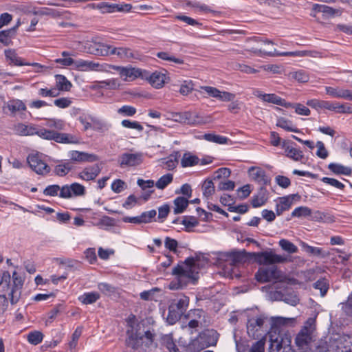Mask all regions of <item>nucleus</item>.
<instances>
[{
    "instance_id": "obj_1",
    "label": "nucleus",
    "mask_w": 352,
    "mask_h": 352,
    "mask_svg": "<svg viewBox=\"0 0 352 352\" xmlns=\"http://www.w3.org/2000/svg\"><path fill=\"white\" fill-rule=\"evenodd\" d=\"M271 327L268 331L270 349L279 352L290 347L292 337L287 327L292 326L295 322L293 318L272 317Z\"/></svg>"
},
{
    "instance_id": "obj_2",
    "label": "nucleus",
    "mask_w": 352,
    "mask_h": 352,
    "mask_svg": "<svg viewBox=\"0 0 352 352\" xmlns=\"http://www.w3.org/2000/svg\"><path fill=\"white\" fill-rule=\"evenodd\" d=\"M197 259L190 256L186 258L184 262L177 264L172 271V274L176 276V279L170 282V289H184L188 284L195 285L199 278L198 272L193 269Z\"/></svg>"
},
{
    "instance_id": "obj_3",
    "label": "nucleus",
    "mask_w": 352,
    "mask_h": 352,
    "mask_svg": "<svg viewBox=\"0 0 352 352\" xmlns=\"http://www.w3.org/2000/svg\"><path fill=\"white\" fill-rule=\"evenodd\" d=\"M219 334L212 329H207L199 333L192 339L186 346L188 352H200L209 347L217 345Z\"/></svg>"
},
{
    "instance_id": "obj_4",
    "label": "nucleus",
    "mask_w": 352,
    "mask_h": 352,
    "mask_svg": "<svg viewBox=\"0 0 352 352\" xmlns=\"http://www.w3.org/2000/svg\"><path fill=\"white\" fill-rule=\"evenodd\" d=\"M250 259L259 265H272L276 263H284L289 261L287 256H283L274 253V250L270 249L269 251L260 252H250Z\"/></svg>"
},
{
    "instance_id": "obj_5",
    "label": "nucleus",
    "mask_w": 352,
    "mask_h": 352,
    "mask_svg": "<svg viewBox=\"0 0 352 352\" xmlns=\"http://www.w3.org/2000/svg\"><path fill=\"white\" fill-rule=\"evenodd\" d=\"M172 119L175 122L190 126L201 125L209 122L208 118L200 116L195 111L172 113Z\"/></svg>"
},
{
    "instance_id": "obj_6",
    "label": "nucleus",
    "mask_w": 352,
    "mask_h": 352,
    "mask_svg": "<svg viewBox=\"0 0 352 352\" xmlns=\"http://www.w3.org/2000/svg\"><path fill=\"white\" fill-rule=\"evenodd\" d=\"M280 272L276 266L261 267L255 274V279L261 283H267L280 278Z\"/></svg>"
},
{
    "instance_id": "obj_7",
    "label": "nucleus",
    "mask_w": 352,
    "mask_h": 352,
    "mask_svg": "<svg viewBox=\"0 0 352 352\" xmlns=\"http://www.w3.org/2000/svg\"><path fill=\"white\" fill-rule=\"evenodd\" d=\"M45 133V140H54L56 142L63 144H78L79 142L76 136L69 133H58L48 129Z\"/></svg>"
},
{
    "instance_id": "obj_8",
    "label": "nucleus",
    "mask_w": 352,
    "mask_h": 352,
    "mask_svg": "<svg viewBox=\"0 0 352 352\" xmlns=\"http://www.w3.org/2000/svg\"><path fill=\"white\" fill-rule=\"evenodd\" d=\"M265 319L266 318L263 316H260L256 318H252L248 319L247 322V332L250 337L253 339H258L262 336L261 331Z\"/></svg>"
},
{
    "instance_id": "obj_9",
    "label": "nucleus",
    "mask_w": 352,
    "mask_h": 352,
    "mask_svg": "<svg viewBox=\"0 0 352 352\" xmlns=\"http://www.w3.org/2000/svg\"><path fill=\"white\" fill-rule=\"evenodd\" d=\"M30 167L38 175H46L50 172V167L44 162L38 154L29 155L27 158Z\"/></svg>"
},
{
    "instance_id": "obj_10",
    "label": "nucleus",
    "mask_w": 352,
    "mask_h": 352,
    "mask_svg": "<svg viewBox=\"0 0 352 352\" xmlns=\"http://www.w3.org/2000/svg\"><path fill=\"white\" fill-rule=\"evenodd\" d=\"M253 94L255 96L262 99L264 102L275 104L285 108L294 107L292 103L287 102L285 99L275 94H263L260 90H256Z\"/></svg>"
},
{
    "instance_id": "obj_11",
    "label": "nucleus",
    "mask_w": 352,
    "mask_h": 352,
    "mask_svg": "<svg viewBox=\"0 0 352 352\" xmlns=\"http://www.w3.org/2000/svg\"><path fill=\"white\" fill-rule=\"evenodd\" d=\"M155 334L151 331L148 330L144 332V335L135 333L134 335H131L128 341V345L131 346L132 348L136 349L139 346L140 342L143 340L144 338L147 340L146 344L147 346L151 345L154 341Z\"/></svg>"
},
{
    "instance_id": "obj_12",
    "label": "nucleus",
    "mask_w": 352,
    "mask_h": 352,
    "mask_svg": "<svg viewBox=\"0 0 352 352\" xmlns=\"http://www.w3.org/2000/svg\"><path fill=\"white\" fill-rule=\"evenodd\" d=\"M248 173L254 181L263 186L270 185L271 183V178L267 176L265 171L260 167H250L248 169Z\"/></svg>"
},
{
    "instance_id": "obj_13",
    "label": "nucleus",
    "mask_w": 352,
    "mask_h": 352,
    "mask_svg": "<svg viewBox=\"0 0 352 352\" xmlns=\"http://www.w3.org/2000/svg\"><path fill=\"white\" fill-rule=\"evenodd\" d=\"M16 131L21 135H37L40 138L45 139L47 129L42 127H36L34 125L19 124L16 126Z\"/></svg>"
},
{
    "instance_id": "obj_14",
    "label": "nucleus",
    "mask_w": 352,
    "mask_h": 352,
    "mask_svg": "<svg viewBox=\"0 0 352 352\" xmlns=\"http://www.w3.org/2000/svg\"><path fill=\"white\" fill-rule=\"evenodd\" d=\"M113 67L125 80H133L139 77L144 78L140 69L121 66H114Z\"/></svg>"
},
{
    "instance_id": "obj_15",
    "label": "nucleus",
    "mask_w": 352,
    "mask_h": 352,
    "mask_svg": "<svg viewBox=\"0 0 352 352\" xmlns=\"http://www.w3.org/2000/svg\"><path fill=\"white\" fill-rule=\"evenodd\" d=\"M70 160L76 162H94L99 160L98 155L83 151H71L69 153Z\"/></svg>"
},
{
    "instance_id": "obj_16",
    "label": "nucleus",
    "mask_w": 352,
    "mask_h": 352,
    "mask_svg": "<svg viewBox=\"0 0 352 352\" xmlns=\"http://www.w3.org/2000/svg\"><path fill=\"white\" fill-rule=\"evenodd\" d=\"M119 162L121 167L137 166L142 162V155L141 153H125L121 155Z\"/></svg>"
},
{
    "instance_id": "obj_17",
    "label": "nucleus",
    "mask_w": 352,
    "mask_h": 352,
    "mask_svg": "<svg viewBox=\"0 0 352 352\" xmlns=\"http://www.w3.org/2000/svg\"><path fill=\"white\" fill-rule=\"evenodd\" d=\"M311 12H312L311 13V15L314 16L316 15V13L318 12H322L326 16L330 17L334 16H340L342 14V10L340 9H335L326 5L318 3L313 4Z\"/></svg>"
},
{
    "instance_id": "obj_18",
    "label": "nucleus",
    "mask_w": 352,
    "mask_h": 352,
    "mask_svg": "<svg viewBox=\"0 0 352 352\" xmlns=\"http://www.w3.org/2000/svg\"><path fill=\"white\" fill-rule=\"evenodd\" d=\"M326 94L337 98H343L347 100L352 101V91L349 89H344L339 87H325Z\"/></svg>"
},
{
    "instance_id": "obj_19",
    "label": "nucleus",
    "mask_w": 352,
    "mask_h": 352,
    "mask_svg": "<svg viewBox=\"0 0 352 352\" xmlns=\"http://www.w3.org/2000/svg\"><path fill=\"white\" fill-rule=\"evenodd\" d=\"M101 168L98 164H94L85 167L80 173H78V177L85 181L94 180L98 175L100 173Z\"/></svg>"
},
{
    "instance_id": "obj_20",
    "label": "nucleus",
    "mask_w": 352,
    "mask_h": 352,
    "mask_svg": "<svg viewBox=\"0 0 352 352\" xmlns=\"http://www.w3.org/2000/svg\"><path fill=\"white\" fill-rule=\"evenodd\" d=\"M268 199V192L266 188L261 186L256 195L252 197L251 204L253 208H258L265 204Z\"/></svg>"
},
{
    "instance_id": "obj_21",
    "label": "nucleus",
    "mask_w": 352,
    "mask_h": 352,
    "mask_svg": "<svg viewBox=\"0 0 352 352\" xmlns=\"http://www.w3.org/2000/svg\"><path fill=\"white\" fill-rule=\"evenodd\" d=\"M250 252H246L245 250L242 252H229L223 254V257L226 259L231 260L234 264L243 263L247 259H250Z\"/></svg>"
},
{
    "instance_id": "obj_22",
    "label": "nucleus",
    "mask_w": 352,
    "mask_h": 352,
    "mask_svg": "<svg viewBox=\"0 0 352 352\" xmlns=\"http://www.w3.org/2000/svg\"><path fill=\"white\" fill-rule=\"evenodd\" d=\"M311 340V333L307 327H303L295 338V343L299 348L307 346Z\"/></svg>"
},
{
    "instance_id": "obj_23",
    "label": "nucleus",
    "mask_w": 352,
    "mask_h": 352,
    "mask_svg": "<svg viewBox=\"0 0 352 352\" xmlns=\"http://www.w3.org/2000/svg\"><path fill=\"white\" fill-rule=\"evenodd\" d=\"M301 246L307 253L311 256L324 258L328 257L330 254L329 252H326L320 248L311 246L305 242H302Z\"/></svg>"
},
{
    "instance_id": "obj_24",
    "label": "nucleus",
    "mask_w": 352,
    "mask_h": 352,
    "mask_svg": "<svg viewBox=\"0 0 352 352\" xmlns=\"http://www.w3.org/2000/svg\"><path fill=\"white\" fill-rule=\"evenodd\" d=\"M180 157L179 151H174L166 158L161 159L162 162L166 166L165 168L168 170L175 169L178 164V159Z\"/></svg>"
},
{
    "instance_id": "obj_25",
    "label": "nucleus",
    "mask_w": 352,
    "mask_h": 352,
    "mask_svg": "<svg viewBox=\"0 0 352 352\" xmlns=\"http://www.w3.org/2000/svg\"><path fill=\"white\" fill-rule=\"evenodd\" d=\"M5 56L10 61V64L16 66L29 65L30 64L24 62L23 59L19 57L14 50L9 49L5 50Z\"/></svg>"
},
{
    "instance_id": "obj_26",
    "label": "nucleus",
    "mask_w": 352,
    "mask_h": 352,
    "mask_svg": "<svg viewBox=\"0 0 352 352\" xmlns=\"http://www.w3.org/2000/svg\"><path fill=\"white\" fill-rule=\"evenodd\" d=\"M99 66L98 63L85 60H74V67L75 69L80 71L94 70Z\"/></svg>"
},
{
    "instance_id": "obj_27",
    "label": "nucleus",
    "mask_w": 352,
    "mask_h": 352,
    "mask_svg": "<svg viewBox=\"0 0 352 352\" xmlns=\"http://www.w3.org/2000/svg\"><path fill=\"white\" fill-rule=\"evenodd\" d=\"M199 163V158L190 152L184 153L181 160V165L183 168L193 166Z\"/></svg>"
},
{
    "instance_id": "obj_28",
    "label": "nucleus",
    "mask_w": 352,
    "mask_h": 352,
    "mask_svg": "<svg viewBox=\"0 0 352 352\" xmlns=\"http://www.w3.org/2000/svg\"><path fill=\"white\" fill-rule=\"evenodd\" d=\"M166 76L159 72L152 73L149 77L151 85L156 89H160L164 84Z\"/></svg>"
},
{
    "instance_id": "obj_29",
    "label": "nucleus",
    "mask_w": 352,
    "mask_h": 352,
    "mask_svg": "<svg viewBox=\"0 0 352 352\" xmlns=\"http://www.w3.org/2000/svg\"><path fill=\"white\" fill-rule=\"evenodd\" d=\"M56 83L57 89L59 91H68L72 87V85L70 81H69L67 78L61 74H57L55 76Z\"/></svg>"
},
{
    "instance_id": "obj_30",
    "label": "nucleus",
    "mask_w": 352,
    "mask_h": 352,
    "mask_svg": "<svg viewBox=\"0 0 352 352\" xmlns=\"http://www.w3.org/2000/svg\"><path fill=\"white\" fill-rule=\"evenodd\" d=\"M100 298L99 293L96 292H86L78 297V300L85 305L96 302Z\"/></svg>"
},
{
    "instance_id": "obj_31",
    "label": "nucleus",
    "mask_w": 352,
    "mask_h": 352,
    "mask_svg": "<svg viewBox=\"0 0 352 352\" xmlns=\"http://www.w3.org/2000/svg\"><path fill=\"white\" fill-rule=\"evenodd\" d=\"M173 203L175 205L174 213L177 214L184 212L188 206L189 201L184 197H177L174 199Z\"/></svg>"
},
{
    "instance_id": "obj_32",
    "label": "nucleus",
    "mask_w": 352,
    "mask_h": 352,
    "mask_svg": "<svg viewBox=\"0 0 352 352\" xmlns=\"http://www.w3.org/2000/svg\"><path fill=\"white\" fill-rule=\"evenodd\" d=\"M328 168L336 175H350L351 174V168L340 164L331 163L328 165Z\"/></svg>"
},
{
    "instance_id": "obj_33",
    "label": "nucleus",
    "mask_w": 352,
    "mask_h": 352,
    "mask_svg": "<svg viewBox=\"0 0 352 352\" xmlns=\"http://www.w3.org/2000/svg\"><path fill=\"white\" fill-rule=\"evenodd\" d=\"M292 199L290 197L280 198V204H276V212L277 215H280L284 211L288 210L292 205Z\"/></svg>"
},
{
    "instance_id": "obj_34",
    "label": "nucleus",
    "mask_w": 352,
    "mask_h": 352,
    "mask_svg": "<svg viewBox=\"0 0 352 352\" xmlns=\"http://www.w3.org/2000/svg\"><path fill=\"white\" fill-rule=\"evenodd\" d=\"M112 45L104 43H97L94 44V53L98 56H109L111 53Z\"/></svg>"
},
{
    "instance_id": "obj_35",
    "label": "nucleus",
    "mask_w": 352,
    "mask_h": 352,
    "mask_svg": "<svg viewBox=\"0 0 352 352\" xmlns=\"http://www.w3.org/2000/svg\"><path fill=\"white\" fill-rule=\"evenodd\" d=\"M189 304V298L186 296H182L180 298L175 300L170 305H175V309L184 314L187 309Z\"/></svg>"
},
{
    "instance_id": "obj_36",
    "label": "nucleus",
    "mask_w": 352,
    "mask_h": 352,
    "mask_svg": "<svg viewBox=\"0 0 352 352\" xmlns=\"http://www.w3.org/2000/svg\"><path fill=\"white\" fill-rule=\"evenodd\" d=\"M276 126L285 129L287 131L300 133V130L298 128L294 127L292 122L285 118H279L277 120Z\"/></svg>"
},
{
    "instance_id": "obj_37",
    "label": "nucleus",
    "mask_w": 352,
    "mask_h": 352,
    "mask_svg": "<svg viewBox=\"0 0 352 352\" xmlns=\"http://www.w3.org/2000/svg\"><path fill=\"white\" fill-rule=\"evenodd\" d=\"M7 108L10 111L12 114H15L17 111H25L26 106L20 100H13L8 103Z\"/></svg>"
},
{
    "instance_id": "obj_38",
    "label": "nucleus",
    "mask_w": 352,
    "mask_h": 352,
    "mask_svg": "<svg viewBox=\"0 0 352 352\" xmlns=\"http://www.w3.org/2000/svg\"><path fill=\"white\" fill-rule=\"evenodd\" d=\"M16 34L14 32V29H8L6 30L0 31V43L4 45L8 46L12 43L11 39L15 36Z\"/></svg>"
},
{
    "instance_id": "obj_39",
    "label": "nucleus",
    "mask_w": 352,
    "mask_h": 352,
    "mask_svg": "<svg viewBox=\"0 0 352 352\" xmlns=\"http://www.w3.org/2000/svg\"><path fill=\"white\" fill-rule=\"evenodd\" d=\"M286 156L294 161H302L304 159V155L302 151L291 146L286 148Z\"/></svg>"
},
{
    "instance_id": "obj_40",
    "label": "nucleus",
    "mask_w": 352,
    "mask_h": 352,
    "mask_svg": "<svg viewBox=\"0 0 352 352\" xmlns=\"http://www.w3.org/2000/svg\"><path fill=\"white\" fill-rule=\"evenodd\" d=\"M162 343L169 352H179V350L175 344L171 335H164L162 337Z\"/></svg>"
},
{
    "instance_id": "obj_41",
    "label": "nucleus",
    "mask_w": 352,
    "mask_h": 352,
    "mask_svg": "<svg viewBox=\"0 0 352 352\" xmlns=\"http://www.w3.org/2000/svg\"><path fill=\"white\" fill-rule=\"evenodd\" d=\"M203 195L206 197H209L214 193L215 187L211 179H206L202 184Z\"/></svg>"
},
{
    "instance_id": "obj_42",
    "label": "nucleus",
    "mask_w": 352,
    "mask_h": 352,
    "mask_svg": "<svg viewBox=\"0 0 352 352\" xmlns=\"http://www.w3.org/2000/svg\"><path fill=\"white\" fill-rule=\"evenodd\" d=\"M173 175L171 173H167L162 176L156 182L155 186L158 189L165 188L173 182Z\"/></svg>"
},
{
    "instance_id": "obj_43",
    "label": "nucleus",
    "mask_w": 352,
    "mask_h": 352,
    "mask_svg": "<svg viewBox=\"0 0 352 352\" xmlns=\"http://www.w3.org/2000/svg\"><path fill=\"white\" fill-rule=\"evenodd\" d=\"M279 245L285 252L293 254L296 253L298 250L296 245L287 239H281L279 241Z\"/></svg>"
},
{
    "instance_id": "obj_44",
    "label": "nucleus",
    "mask_w": 352,
    "mask_h": 352,
    "mask_svg": "<svg viewBox=\"0 0 352 352\" xmlns=\"http://www.w3.org/2000/svg\"><path fill=\"white\" fill-rule=\"evenodd\" d=\"M204 139L207 141L220 144H226L228 142V141L229 140V139L226 137L221 136L219 135H215L213 133H206L204 135Z\"/></svg>"
},
{
    "instance_id": "obj_45",
    "label": "nucleus",
    "mask_w": 352,
    "mask_h": 352,
    "mask_svg": "<svg viewBox=\"0 0 352 352\" xmlns=\"http://www.w3.org/2000/svg\"><path fill=\"white\" fill-rule=\"evenodd\" d=\"M310 214H311V209L307 206L298 207L292 212L293 217H308Z\"/></svg>"
},
{
    "instance_id": "obj_46",
    "label": "nucleus",
    "mask_w": 352,
    "mask_h": 352,
    "mask_svg": "<svg viewBox=\"0 0 352 352\" xmlns=\"http://www.w3.org/2000/svg\"><path fill=\"white\" fill-rule=\"evenodd\" d=\"M156 56L162 60L173 62L178 65H182L184 63L183 59L171 56L169 53L166 52H160L157 53Z\"/></svg>"
},
{
    "instance_id": "obj_47",
    "label": "nucleus",
    "mask_w": 352,
    "mask_h": 352,
    "mask_svg": "<svg viewBox=\"0 0 352 352\" xmlns=\"http://www.w3.org/2000/svg\"><path fill=\"white\" fill-rule=\"evenodd\" d=\"M283 300L292 306L299 303L300 299L296 292H287L283 294Z\"/></svg>"
},
{
    "instance_id": "obj_48",
    "label": "nucleus",
    "mask_w": 352,
    "mask_h": 352,
    "mask_svg": "<svg viewBox=\"0 0 352 352\" xmlns=\"http://www.w3.org/2000/svg\"><path fill=\"white\" fill-rule=\"evenodd\" d=\"M43 338V334L38 331H34L29 333L28 335V341L34 345H37L41 343Z\"/></svg>"
},
{
    "instance_id": "obj_49",
    "label": "nucleus",
    "mask_w": 352,
    "mask_h": 352,
    "mask_svg": "<svg viewBox=\"0 0 352 352\" xmlns=\"http://www.w3.org/2000/svg\"><path fill=\"white\" fill-rule=\"evenodd\" d=\"M182 314L175 309V305H170L167 320L171 324H175L182 316Z\"/></svg>"
},
{
    "instance_id": "obj_50",
    "label": "nucleus",
    "mask_w": 352,
    "mask_h": 352,
    "mask_svg": "<svg viewBox=\"0 0 352 352\" xmlns=\"http://www.w3.org/2000/svg\"><path fill=\"white\" fill-rule=\"evenodd\" d=\"M314 287L320 291V294L324 296L329 289V284L325 278H320L313 285Z\"/></svg>"
},
{
    "instance_id": "obj_51",
    "label": "nucleus",
    "mask_w": 352,
    "mask_h": 352,
    "mask_svg": "<svg viewBox=\"0 0 352 352\" xmlns=\"http://www.w3.org/2000/svg\"><path fill=\"white\" fill-rule=\"evenodd\" d=\"M98 287L99 290L107 296H111L116 292V287L107 283H100Z\"/></svg>"
},
{
    "instance_id": "obj_52",
    "label": "nucleus",
    "mask_w": 352,
    "mask_h": 352,
    "mask_svg": "<svg viewBox=\"0 0 352 352\" xmlns=\"http://www.w3.org/2000/svg\"><path fill=\"white\" fill-rule=\"evenodd\" d=\"M70 188L72 190V195H73L75 197L83 196L86 193L85 188L83 185L79 183H73L70 185Z\"/></svg>"
},
{
    "instance_id": "obj_53",
    "label": "nucleus",
    "mask_w": 352,
    "mask_h": 352,
    "mask_svg": "<svg viewBox=\"0 0 352 352\" xmlns=\"http://www.w3.org/2000/svg\"><path fill=\"white\" fill-rule=\"evenodd\" d=\"M157 214L155 210L153 209L149 211L144 212L140 215L141 223H148L152 222Z\"/></svg>"
},
{
    "instance_id": "obj_54",
    "label": "nucleus",
    "mask_w": 352,
    "mask_h": 352,
    "mask_svg": "<svg viewBox=\"0 0 352 352\" xmlns=\"http://www.w3.org/2000/svg\"><path fill=\"white\" fill-rule=\"evenodd\" d=\"M182 223L185 226L186 230H188L190 228L196 227L199 224V221L194 216H184Z\"/></svg>"
},
{
    "instance_id": "obj_55",
    "label": "nucleus",
    "mask_w": 352,
    "mask_h": 352,
    "mask_svg": "<svg viewBox=\"0 0 352 352\" xmlns=\"http://www.w3.org/2000/svg\"><path fill=\"white\" fill-rule=\"evenodd\" d=\"M194 89V84L192 80H185L180 86L179 93L183 96H187Z\"/></svg>"
},
{
    "instance_id": "obj_56",
    "label": "nucleus",
    "mask_w": 352,
    "mask_h": 352,
    "mask_svg": "<svg viewBox=\"0 0 352 352\" xmlns=\"http://www.w3.org/2000/svg\"><path fill=\"white\" fill-rule=\"evenodd\" d=\"M60 186L58 184H52L47 186L43 190V194L45 196L55 197L59 195Z\"/></svg>"
},
{
    "instance_id": "obj_57",
    "label": "nucleus",
    "mask_w": 352,
    "mask_h": 352,
    "mask_svg": "<svg viewBox=\"0 0 352 352\" xmlns=\"http://www.w3.org/2000/svg\"><path fill=\"white\" fill-rule=\"evenodd\" d=\"M165 248L170 251L176 253L177 252L178 242L177 240L166 236L164 240Z\"/></svg>"
},
{
    "instance_id": "obj_58",
    "label": "nucleus",
    "mask_w": 352,
    "mask_h": 352,
    "mask_svg": "<svg viewBox=\"0 0 352 352\" xmlns=\"http://www.w3.org/2000/svg\"><path fill=\"white\" fill-rule=\"evenodd\" d=\"M292 76L299 82H306L309 79V75L304 70L293 72L292 73Z\"/></svg>"
},
{
    "instance_id": "obj_59",
    "label": "nucleus",
    "mask_w": 352,
    "mask_h": 352,
    "mask_svg": "<svg viewBox=\"0 0 352 352\" xmlns=\"http://www.w3.org/2000/svg\"><path fill=\"white\" fill-rule=\"evenodd\" d=\"M265 340L264 338L259 339L252 344L248 352H265Z\"/></svg>"
},
{
    "instance_id": "obj_60",
    "label": "nucleus",
    "mask_w": 352,
    "mask_h": 352,
    "mask_svg": "<svg viewBox=\"0 0 352 352\" xmlns=\"http://www.w3.org/2000/svg\"><path fill=\"white\" fill-rule=\"evenodd\" d=\"M121 124H122V126H124L125 128L135 129L138 130V131H142L144 129L142 125H141L137 121H131L130 120H123L122 121Z\"/></svg>"
},
{
    "instance_id": "obj_61",
    "label": "nucleus",
    "mask_w": 352,
    "mask_h": 352,
    "mask_svg": "<svg viewBox=\"0 0 352 352\" xmlns=\"http://www.w3.org/2000/svg\"><path fill=\"white\" fill-rule=\"evenodd\" d=\"M39 96L42 97H57L59 96L60 92L57 89L52 88L48 89L47 88H41L38 91Z\"/></svg>"
},
{
    "instance_id": "obj_62",
    "label": "nucleus",
    "mask_w": 352,
    "mask_h": 352,
    "mask_svg": "<svg viewBox=\"0 0 352 352\" xmlns=\"http://www.w3.org/2000/svg\"><path fill=\"white\" fill-rule=\"evenodd\" d=\"M118 113L124 116H133L136 113V109L132 106L124 105L118 109Z\"/></svg>"
},
{
    "instance_id": "obj_63",
    "label": "nucleus",
    "mask_w": 352,
    "mask_h": 352,
    "mask_svg": "<svg viewBox=\"0 0 352 352\" xmlns=\"http://www.w3.org/2000/svg\"><path fill=\"white\" fill-rule=\"evenodd\" d=\"M116 3H109L108 2H101L98 3L97 8L101 10L102 13H111L115 12Z\"/></svg>"
},
{
    "instance_id": "obj_64",
    "label": "nucleus",
    "mask_w": 352,
    "mask_h": 352,
    "mask_svg": "<svg viewBox=\"0 0 352 352\" xmlns=\"http://www.w3.org/2000/svg\"><path fill=\"white\" fill-rule=\"evenodd\" d=\"M342 309L347 316H352V292L349 295L346 301L342 303Z\"/></svg>"
}]
</instances>
